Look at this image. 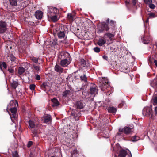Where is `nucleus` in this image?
Masks as SVG:
<instances>
[{"label": "nucleus", "instance_id": "22", "mask_svg": "<svg viewBox=\"0 0 157 157\" xmlns=\"http://www.w3.org/2000/svg\"><path fill=\"white\" fill-rule=\"evenodd\" d=\"M11 84L12 88L16 89L18 86V83L17 81L13 80Z\"/></svg>", "mask_w": 157, "mask_h": 157}, {"label": "nucleus", "instance_id": "37", "mask_svg": "<svg viewBox=\"0 0 157 157\" xmlns=\"http://www.w3.org/2000/svg\"><path fill=\"white\" fill-rule=\"evenodd\" d=\"M10 59L12 62H14L16 58L13 55L11 54L10 56Z\"/></svg>", "mask_w": 157, "mask_h": 157}, {"label": "nucleus", "instance_id": "44", "mask_svg": "<svg viewBox=\"0 0 157 157\" xmlns=\"http://www.w3.org/2000/svg\"><path fill=\"white\" fill-rule=\"evenodd\" d=\"M32 144L33 142L32 141H29L27 144V147H29L32 145Z\"/></svg>", "mask_w": 157, "mask_h": 157}, {"label": "nucleus", "instance_id": "21", "mask_svg": "<svg viewBox=\"0 0 157 157\" xmlns=\"http://www.w3.org/2000/svg\"><path fill=\"white\" fill-rule=\"evenodd\" d=\"M151 103L154 105H157V96H153L151 100Z\"/></svg>", "mask_w": 157, "mask_h": 157}, {"label": "nucleus", "instance_id": "23", "mask_svg": "<svg viewBox=\"0 0 157 157\" xmlns=\"http://www.w3.org/2000/svg\"><path fill=\"white\" fill-rule=\"evenodd\" d=\"M47 82H43L41 86L42 87L44 88L45 89V90L48 91L50 89V88L48 85Z\"/></svg>", "mask_w": 157, "mask_h": 157}, {"label": "nucleus", "instance_id": "18", "mask_svg": "<svg viewBox=\"0 0 157 157\" xmlns=\"http://www.w3.org/2000/svg\"><path fill=\"white\" fill-rule=\"evenodd\" d=\"M141 39L144 43L145 44H148L151 40V39L148 38L145 36H144L143 38H142Z\"/></svg>", "mask_w": 157, "mask_h": 157}, {"label": "nucleus", "instance_id": "55", "mask_svg": "<svg viewBox=\"0 0 157 157\" xmlns=\"http://www.w3.org/2000/svg\"><path fill=\"white\" fill-rule=\"evenodd\" d=\"M114 21L112 20L110 21L109 23H113V24L114 23Z\"/></svg>", "mask_w": 157, "mask_h": 157}, {"label": "nucleus", "instance_id": "17", "mask_svg": "<svg viewBox=\"0 0 157 157\" xmlns=\"http://www.w3.org/2000/svg\"><path fill=\"white\" fill-rule=\"evenodd\" d=\"M52 102V106L53 107L57 106L59 105V103L58 100L56 98H53L51 100Z\"/></svg>", "mask_w": 157, "mask_h": 157}, {"label": "nucleus", "instance_id": "62", "mask_svg": "<svg viewBox=\"0 0 157 157\" xmlns=\"http://www.w3.org/2000/svg\"><path fill=\"white\" fill-rule=\"evenodd\" d=\"M76 120H78V118L77 117V119H76Z\"/></svg>", "mask_w": 157, "mask_h": 157}, {"label": "nucleus", "instance_id": "61", "mask_svg": "<svg viewBox=\"0 0 157 157\" xmlns=\"http://www.w3.org/2000/svg\"><path fill=\"white\" fill-rule=\"evenodd\" d=\"M73 116H74V117L75 118V115H74Z\"/></svg>", "mask_w": 157, "mask_h": 157}, {"label": "nucleus", "instance_id": "53", "mask_svg": "<svg viewBox=\"0 0 157 157\" xmlns=\"http://www.w3.org/2000/svg\"><path fill=\"white\" fill-rule=\"evenodd\" d=\"M129 2H128V1L125 2V3H126V4L127 6L128 5V4H129Z\"/></svg>", "mask_w": 157, "mask_h": 157}, {"label": "nucleus", "instance_id": "6", "mask_svg": "<svg viewBox=\"0 0 157 157\" xmlns=\"http://www.w3.org/2000/svg\"><path fill=\"white\" fill-rule=\"evenodd\" d=\"M118 157H132V155L129 150L121 149L119 151Z\"/></svg>", "mask_w": 157, "mask_h": 157}, {"label": "nucleus", "instance_id": "51", "mask_svg": "<svg viewBox=\"0 0 157 157\" xmlns=\"http://www.w3.org/2000/svg\"><path fill=\"white\" fill-rule=\"evenodd\" d=\"M103 58L105 60H107L108 59V57L106 56H103Z\"/></svg>", "mask_w": 157, "mask_h": 157}, {"label": "nucleus", "instance_id": "9", "mask_svg": "<svg viewBox=\"0 0 157 157\" xmlns=\"http://www.w3.org/2000/svg\"><path fill=\"white\" fill-rule=\"evenodd\" d=\"M10 110L12 113L11 115H10V118L13 122L12 118H15L17 117L16 113L17 112V108L15 107L12 108L10 109Z\"/></svg>", "mask_w": 157, "mask_h": 157}, {"label": "nucleus", "instance_id": "36", "mask_svg": "<svg viewBox=\"0 0 157 157\" xmlns=\"http://www.w3.org/2000/svg\"><path fill=\"white\" fill-rule=\"evenodd\" d=\"M7 28H0V34L3 33L6 31Z\"/></svg>", "mask_w": 157, "mask_h": 157}, {"label": "nucleus", "instance_id": "12", "mask_svg": "<svg viewBox=\"0 0 157 157\" xmlns=\"http://www.w3.org/2000/svg\"><path fill=\"white\" fill-rule=\"evenodd\" d=\"M90 93L91 94H95L97 93L98 89L97 86L95 84H93V86L90 88Z\"/></svg>", "mask_w": 157, "mask_h": 157}, {"label": "nucleus", "instance_id": "33", "mask_svg": "<svg viewBox=\"0 0 157 157\" xmlns=\"http://www.w3.org/2000/svg\"><path fill=\"white\" fill-rule=\"evenodd\" d=\"M31 59L34 63H37L38 62V58L33 57L31 58Z\"/></svg>", "mask_w": 157, "mask_h": 157}, {"label": "nucleus", "instance_id": "15", "mask_svg": "<svg viewBox=\"0 0 157 157\" xmlns=\"http://www.w3.org/2000/svg\"><path fill=\"white\" fill-rule=\"evenodd\" d=\"M35 15L37 19H41L42 17L43 13L42 12L40 11H37L36 12Z\"/></svg>", "mask_w": 157, "mask_h": 157}, {"label": "nucleus", "instance_id": "60", "mask_svg": "<svg viewBox=\"0 0 157 157\" xmlns=\"http://www.w3.org/2000/svg\"><path fill=\"white\" fill-rule=\"evenodd\" d=\"M33 132H34V133L35 134H36V132L33 131Z\"/></svg>", "mask_w": 157, "mask_h": 157}, {"label": "nucleus", "instance_id": "40", "mask_svg": "<svg viewBox=\"0 0 157 157\" xmlns=\"http://www.w3.org/2000/svg\"><path fill=\"white\" fill-rule=\"evenodd\" d=\"M139 139V137L136 136H134L133 137V139L132 140L133 141H136Z\"/></svg>", "mask_w": 157, "mask_h": 157}, {"label": "nucleus", "instance_id": "7", "mask_svg": "<svg viewBox=\"0 0 157 157\" xmlns=\"http://www.w3.org/2000/svg\"><path fill=\"white\" fill-rule=\"evenodd\" d=\"M59 10L57 8L52 7L49 8L47 13V16H52L57 15L59 13Z\"/></svg>", "mask_w": 157, "mask_h": 157}, {"label": "nucleus", "instance_id": "32", "mask_svg": "<svg viewBox=\"0 0 157 157\" xmlns=\"http://www.w3.org/2000/svg\"><path fill=\"white\" fill-rule=\"evenodd\" d=\"M72 157H78V154L77 153L76 150H74L73 152L71 153Z\"/></svg>", "mask_w": 157, "mask_h": 157}, {"label": "nucleus", "instance_id": "42", "mask_svg": "<svg viewBox=\"0 0 157 157\" xmlns=\"http://www.w3.org/2000/svg\"><path fill=\"white\" fill-rule=\"evenodd\" d=\"M149 4V7L151 9H153L155 7V5H154L153 4H151V3H150V4Z\"/></svg>", "mask_w": 157, "mask_h": 157}, {"label": "nucleus", "instance_id": "14", "mask_svg": "<svg viewBox=\"0 0 157 157\" xmlns=\"http://www.w3.org/2000/svg\"><path fill=\"white\" fill-rule=\"evenodd\" d=\"M48 17L54 22H56L59 18V17L58 16V14L49 16Z\"/></svg>", "mask_w": 157, "mask_h": 157}, {"label": "nucleus", "instance_id": "10", "mask_svg": "<svg viewBox=\"0 0 157 157\" xmlns=\"http://www.w3.org/2000/svg\"><path fill=\"white\" fill-rule=\"evenodd\" d=\"M51 120V116L50 115L46 114L43 116L42 121L44 123H47L49 122Z\"/></svg>", "mask_w": 157, "mask_h": 157}, {"label": "nucleus", "instance_id": "49", "mask_svg": "<svg viewBox=\"0 0 157 157\" xmlns=\"http://www.w3.org/2000/svg\"><path fill=\"white\" fill-rule=\"evenodd\" d=\"M132 1L133 5H135L137 2V0H132Z\"/></svg>", "mask_w": 157, "mask_h": 157}, {"label": "nucleus", "instance_id": "50", "mask_svg": "<svg viewBox=\"0 0 157 157\" xmlns=\"http://www.w3.org/2000/svg\"><path fill=\"white\" fill-rule=\"evenodd\" d=\"M154 111L155 113V115H157V107H155Z\"/></svg>", "mask_w": 157, "mask_h": 157}, {"label": "nucleus", "instance_id": "26", "mask_svg": "<svg viewBox=\"0 0 157 157\" xmlns=\"http://www.w3.org/2000/svg\"><path fill=\"white\" fill-rule=\"evenodd\" d=\"M25 69L24 68L22 67H20L18 69V73L21 75L25 72Z\"/></svg>", "mask_w": 157, "mask_h": 157}, {"label": "nucleus", "instance_id": "56", "mask_svg": "<svg viewBox=\"0 0 157 157\" xmlns=\"http://www.w3.org/2000/svg\"><path fill=\"white\" fill-rule=\"evenodd\" d=\"M149 17L147 19V20H146V22H148L149 21Z\"/></svg>", "mask_w": 157, "mask_h": 157}, {"label": "nucleus", "instance_id": "1", "mask_svg": "<svg viewBox=\"0 0 157 157\" xmlns=\"http://www.w3.org/2000/svg\"><path fill=\"white\" fill-rule=\"evenodd\" d=\"M114 36V35L112 34L106 33L102 38L99 39L97 44L100 46H102L106 43L109 44L110 43L108 42V41L109 39L111 40V38L113 37Z\"/></svg>", "mask_w": 157, "mask_h": 157}, {"label": "nucleus", "instance_id": "35", "mask_svg": "<svg viewBox=\"0 0 157 157\" xmlns=\"http://www.w3.org/2000/svg\"><path fill=\"white\" fill-rule=\"evenodd\" d=\"M94 51L96 53H98L100 52V48L98 47H94L93 49Z\"/></svg>", "mask_w": 157, "mask_h": 157}, {"label": "nucleus", "instance_id": "63", "mask_svg": "<svg viewBox=\"0 0 157 157\" xmlns=\"http://www.w3.org/2000/svg\"><path fill=\"white\" fill-rule=\"evenodd\" d=\"M125 69L126 70V69L125 68Z\"/></svg>", "mask_w": 157, "mask_h": 157}, {"label": "nucleus", "instance_id": "19", "mask_svg": "<svg viewBox=\"0 0 157 157\" xmlns=\"http://www.w3.org/2000/svg\"><path fill=\"white\" fill-rule=\"evenodd\" d=\"M55 70L57 72L62 73L63 71V69L59 65H56L55 67Z\"/></svg>", "mask_w": 157, "mask_h": 157}, {"label": "nucleus", "instance_id": "3", "mask_svg": "<svg viewBox=\"0 0 157 157\" xmlns=\"http://www.w3.org/2000/svg\"><path fill=\"white\" fill-rule=\"evenodd\" d=\"M65 33L66 32L63 30H59L57 32V35L59 39L65 38L63 40L60 41V42L66 44L68 42V40L67 39V36H65Z\"/></svg>", "mask_w": 157, "mask_h": 157}, {"label": "nucleus", "instance_id": "59", "mask_svg": "<svg viewBox=\"0 0 157 157\" xmlns=\"http://www.w3.org/2000/svg\"><path fill=\"white\" fill-rule=\"evenodd\" d=\"M13 102H14L13 101H11L10 102V103H13ZM15 102V103H17V101H15V102Z\"/></svg>", "mask_w": 157, "mask_h": 157}, {"label": "nucleus", "instance_id": "34", "mask_svg": "<svg viewBox=\"0 0 157 157\" xmlns=\"http://www.w3.org/2000/svg\"><path fill=\"white\" fill-rule=\"evenodd\" d=\"M67 18L70 21L72 20L73 19V15L71 13H68L67 15Z\"/></svg>", "mask_w": 157, "mask_h": 157}, {"label": "nucleus", "instance_id": "5", "mask_svg": "<svg viewBox=\"0 0 157 157\" xmlns=\"http://www.w3.org/2000/svg\"><path fill=\"white\" fill-rule=\"evenodd\" d=\"M109 19L108 18L106 20V22H103L100 25L99 28L98 32L100 33H102L104 30L107 31L109 29L108 27V24L109 22Z\"/></svg>", "mask_w": 157, "mask_h": 157}, {"label": "nucleus", "instance_id": "27", "mask_svg": "<svg viewBox=\"0 0 157 157\" xmlns=\"http://www.w3.org/2000/svg\"><path fill=\"white\" fill-rule=\"evenodd\" d=\"M7 25L5 21H0V28H6Z\"/></svg>", "mask_w": 157, "mask_h": 157}, {"label": "nucleus", "instance_id": "46", "mask_svg": "<svg viewBox=\"0 0 157 157\" xmlns=\"http://www.w3.org/2000/svg\"><path fill=\"white\" fill-rule=\"evenodd\" d=\"M8 71L11 73H13L14 72V70L13 68H10L8 69Z\"/></svg>", "mask_w": 157, "mask_h": 157}, {"label": "nucleus", "instance_id": "25", "mask_svg": "<svg viewBox=\"0 0 157 157\" xmlns=\"http://www.w3.org/2000/svg\"><path fill=\"white\" fill-rule=\"evenodd\" d=\"M70 91L69 90H67L63 92L62 95L63 97H66L70 95Z\"/></svg>", "mask_w": 157, "mask_h": 157}, {"label": "nucleus", "instance_id": "47", "mask_svg": "<svg viewBox=\"0 0 157 157\" xmlns=\"http://www.w3.org/2000/svg\"><path fill=\"white\" fill-rule=\"evenodd\" d=\"M2 65L3 66L4 68L6 69L7 68V65L6 63L5 62H3L2 63Z\"/></svg>", "mask_w": 157, "mask_h": 157}, {"label": "nucleus", "instance_id": "39", "mask_svg": "<svg viewBox=\"0 0 157 157\" xmlns=\"http://www.w3.org/2000/svg\"><path fill=\"white\" fill-rule=\"evenodd\" d=\"M144 2L146 4H150L152 2V0H144Z\"/></svg>", "mask_w": 157, "mask_h": 157}, {"label": "nucleus", "instance_id": "64", "mask_svg": "<svg viewBox=\"0 0 157 157\" xmlns=\"http://www.w3.org/2000/svg\"><path fill=\"white\" fill-rule=\"evenodd\" d=\"M114 157H117L116 156Z\"/></svg>", "mask_w": 157, "mask_h": 157}, {"label": "nucleus", "instance_id": "11", "mask_svg": "<svg viewBox=\"0 0 157 157\" xmlns=\"http://www.w3.org/2000/svg\"><path fill=\"white\" fill-rule=\"evenodd\" d=\"M150 85L154 89H157V76L153 80L150 81Z\"/></svg>", "mask_w": 157, "mask_h": 157}, {"label": "nucleus", "instance_id": "8", "mask_svg": "<svg viewBox=\"0 0 157 157\" xmlns=\"http://www.w3.org/2000/svg\"><path fill=\"white\" fill-rule=\"evenodd\" d=\"M119 131L120 132H124L126 134H129L132 132V130L130 127H125L124 128H120L119 129Z\"/></svg>", "mask_w": 157, "mask_h": 157}, {"label": "nucleus", "instance_id": "24", "mask_svg": "<svg viewBox=\"0 0 157 157\" xmlns=\"http://www.w3.org/2000/svg\"><path fill=\"white\" fill-rule=\"evenodd\" d=\"M10 5L12 6H15L17 5V0H9Z\"/></svg>", "mask_w": 157, "mask_h": 157}, {"label": "nucleus", "instance_id": "48", "mask_svg": "<svg viewBox=\"0 0 157 157\" xmlns=\"http://www.w3.org/2000/svg\"><path fill=\"white\" fill-rule=\"evenodd\" d=\"M40 79V77L39 75H37L36 77V79L37 80H39Z\"/></svg>", "mask_w": 157, "mask_h": 157}, {"label": "nucleus", "instance_id": "16", "mask_svg": "<svg viewBox=\"0 0 157 157\" xmlns=\"http://www.w3.org/2000/svg\"><path fill=\"white\" fill-rule=\"evenodd\" d=\"M69 62L68 61L67 59H62L60 61V65L63 67L67 66L69 64Z\"/></svg>", "mask_w": 157, "mask_h": 157}, {"label": "nucleus", "instance_id": "31", "mask_svg": "<svg viewBox=\"0 0 157 157\" xmlns=\"http://www.w3.org/2000/svg\"><path fill=\"white\" fill-rule=\"evenodd\" d=\"M33 66L35 70L37 71H40V67L39 66L36 65L35 64H33Z\"/></svg>", "mask_w": 157, "mask_h": 157}, {"label": "nucleus", "instance_id": "30", "mask_svg": "<svg viewBox=\"0 0 157 157\" xmlns=\"http://www.w3.org/2000/svg\"><path fill=\"white\" fill-rule=\"evenodd\" d=\"M29 125V128H33L34 127L35 124L34 122L30 120L28 122Z\"/></svg>", "mask_w": 157, "mask_h": 157}, {"label": "nucleus", "instance_id": "4", "mask_svg": "<svg viewBox=\"0 0 157 157\" xmlns=\"http://www.w3.org/2000/svg\"><path fill=\"white\" fill-rule=\"evenodd\" d=\"M143 114L150 118H152L153 112L151 107L146 106L144 108L143 110Z\"/></svg>", "mask_w": 157, "mask_h": 157}, {"label": "nucleus", "instance_id": "58", "mask_svg": "<svg viewBox=\"0 0 157 157\" xmlns=\"http://www.w3.org/2000/svg\"><path fill=\"white\" fill-rule=\"evenodd\" d=\"M0 69L2 71V65H0Z\"/></svg>", "mask_w": 157, "mask_h": 157}, {"label": "nucleus", "instance_id": "52", "mask_svg": "<svg viewBox=\"0 0 157 157\" xmlns=\"http://www.w3.org/2000/svg\"><path fill=\"white\" fill-rule=\"evenodd\" d=\"M154 63H155L156 66L157 67V60H154Z\"/></svg>", "mask_w": 157, "mask_h": 157}, {"label": "nucleus", "instance_id": "13", "mask_svg": "<svg viewBox=\"0 0 157 157\" xmlns=\"http://www.w3.org/2000/svg\"><path fill=\"white\" fill-rule=\"evenodd\" d=\"M74 105L76 108L80 109L83 108L85 106L82 102L81 101H77Z\"/></svg>", "mask_w": 157, "mask_h": 157}, {"label": "nucleus", "instance_id": "29", "mask_svg": "<svg viewBox=\"0 0 157 157\" xmlns=\"http://www.w3.org/2000/svg\"><path fill=\"white\" fill-rule=\"evenodd\" d=\"M80 78L82 81H83L85 83L87 82V78L85 75H84L83 76H81Z\"/></svg>", "mask_w": 157, "mask_h": 157}, {"label": "nucleus", "instance_id": "2", "mask_svg": "<svg viewBox=\"0 0 157 157\" xmlns=\"http://www.w3.org/2000/svg\"><path fill=\"white\" fill-rule=\"evenodd\" d=\"M100 87L101 90L105 91L106 95H109L113 91V89L110 86L109 83L108 81H105L101 83Z\"/></svg>", "mask_w": 157, "mask_h": 157}, {"label": "nucleus", "instance_id": "41", "mask_svg": "<svg viewBox=\"0 0 157 157\" xmlns=\"http://www.w3.org/2000/svg\"><path fill=\"white\" fill-rule=\"evenodd\" d=\"M35 85L34 84H31L30 85V88L31 90H34L35 88Z\"/></svg>", "mask_w": 157, "mask_h": 157}, {"label": "nucleus", "instance_id": "20", "mask_svg": "<svg viewBox=\"0 0 157 157\" xmlns=\"http://www.w3.org/2000/svg\"><path fill=\"white\" fill-rule=\"evenodd\" d=\"M108 111L109 113H116L117 111L116 108L113 107H109L108 109Z\"/></svg>", "mask_w": 157, "mask_h": 157}, {"label": "nucleus", "instance_id": "38", "mask_svg": "<svg viewBox=\"0 0 157 157\" xmlns=\"http://www.w3.org/2000/svg\"><path fill=\"white\" fill-rule=\"evenodd\" d=\"M13 157H19L18 153L17 151H15L13 153Z\"/></svg>", "mask_w": 157, "mask_h": 157}, {"label": "nucleus", "instance_id": "57", "mask_svg": "<svg viewBox=\"0 0 157 157\" xmlns=\"http://www.w3.org/2000/svg\"><path fill=\"white\" fill-rule=\"evenodd\" d=\"M120 135H121V134L120 133H117V136H120Z\"/></svg>", "mask_w": 157, "mask_h": 157}, {"label": "nucleus", "instance_id": "43", "mask_svg": "<svg viewBox=\"0 0 157 157\" xmlns=\"http://www.w3.org/2000/svg\"><path fill=\"white\" fill-rule=\"evenodd\" d=\"M124 104L125 103L124 101L122 102L121 103H120L118 105L119 107L120 108H122Z\"/></svg>", "mask_w": 157, "mask_h": 157}, {"label": "nucleus", "instance_id": "28", "mask_svg": "<svg viewBox=\"0 0 157 157\" xmlns=\"http://www.w3.org/2000/svg\"><path fill=\"white\" fill-rule=\"evenodd\" d=\"M81 63L82 66L84 67H87V66L88 63L83 59H81Z\"/></svg>", "mask_w": 157, "mask_h": 157}, {"label": "nucleus", "instance_id": "45", "mask_svg": "<svg viewBox=\"0 0 157 157\" xmlns=\"http://www.w3.org/2000/svg\"><path fill=\"white\" fill-rule=\"evenodd\" d=\"M149 18H151L152 17H154V14L153 13H150L149 14Z\"/></svg>", "mask_w": 157, "mask_h": 157}, {"label": "nucleus", "instance_id": "54", "mask_svg": "<svg viewBox=\"0 0 157 157\" xmlns=\"http://www.w3.org/2000/svg\"><path fill=\"white\" fill-rule=\"evenodd\" d=\"M81 88H78L77 89V91H80L81 90Z\"/></svg>", "mask_w": 157, "mask_h": 157}]
</instances>
